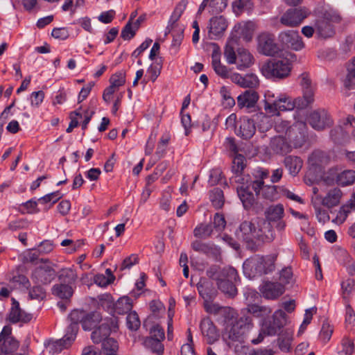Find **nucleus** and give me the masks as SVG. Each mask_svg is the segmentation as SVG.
I'll list each match as a JSON object with an SVG mask.
<instances>
[{
	"label": "nucleus",
	"instance_id": "f704fd0d",
	"mask_svg": "<svg viewBox=\"0 0 355 355\" xmlns=\"http://www.w3.org/2000/svg\"><path fill=\"white\" fill-rule=\"evenodd\" d=\"M70 341V340H66L63 337L59 340H49L45 345L49 353L55 354L60 352L64 349L69 347L71 345Z\"/></svg>",
	"mask_w": 355,
	"mask_h": 355
},
{
	"label": "nucleus",
	"instance_id": "338daca9",
	"mask_svg": "<svg viewBox=\"0 0 355 355\" xmlns=\"http://www.w3.org/2000/svg\"><path fill=\"white\" fill-rule=\"evenodd\" d=\"M150 337L148 338L163 340L165 337L164 331L159 324L153 325L150 329Z\"/></svg>",
	"mask_w": 355,
	"mask_h": 355
},
{
	"label": "nucleus",
	"instance_id": "774afa93",
	"mask_svg": "<svg viewBox=\"0 0 355 355\" xmlns=\"http://www.w3.org/2000/svg\"><path fill=\"white\" fill-rule=\"evenodd\" d=\"M223 178V173L218 168L212 169L210 171L209 183L211 185H216L220 182Z\"/></svg>",
	"mask_w": 355,
	"mask_h": 355
},
{
	"label": "nucleus",
	"instance_id": "6e6552de",
	"mask_svg": "<svg viewBox=\"0 0 355 355\" xmlns=\"http://www.w3.org/2000/svg\"><path fill=\"white\" fill-rule=\"evenodd\" d=\"M101 324L96 327L91 334L94 343L98 344L109 338L110 333L118 329L116 318H107L101 321Z\"/></svg>",
	"mask_w": 355,
	"mask_h": 355
},
{
	"label": "nucleus",
	"instance_id": "1a4fd4ad",
	"mask_svg": "<svg viewBox=\"0 0 355 355\" xmlns=\"http://www.w3.org/2000/svg\"><path fill=\"white\" fill-rule=\"evenodd\" d=\"M284 214V207L282 204L271 205L265 210L263 219L268 221L271 225L272 223H275L276 230L282 232L286 227V223L283 220Z\"/></svg>",
	"mask_w": 355,
	"mask_h": 355
},
{
	"label": "nucleus",
	"instance_id": "4be33fe9",
	"mask_svg": "<svg viewBox=\"0 0 355 355\" xmlns=\"http://www.w3.org/2000/svg\"><path fill=\"white\" fill-rule=\"evenodd\" d=\"M343 196V193L339 188H333L322 198L321 203L324 207L331 209L340 204Z\"/></svg>",
	"mask_w": 355,
	"mask_h": 355
},
{
	"label": "nucleus",
	"instance_id": "ddd939ff",
	"mask_svg": "<svg viewBox=\"0 0 355 355\" xmlns=\"http://www.w3.org/2000/svg\"><path fill=\"white\" fill-rule=\"evenodd\" d=\"M291 141L283 135L274 136L270 139L268 148L275 155H286L295 148L294 145L292 146Z\"/></svg>",
	"mask_w": 355,
	"mask_h": 355
},
{
	"label": "nucleus",
	"instance_id": "ea45409f",
	"mask_svg": "<svg viewBox=\"0 0 355 355\" xmlns=\"http://www.w3.org/2000/svg\"><path fill=\"white\" fill-rule=\"evenodd\" d=\"M355 182V171L352 170H345L339 172L338 185L345 187L354 184Z\"/></svg>",
	"mask_w": 355,
	"mask_h": 355
},
{
	"label": "nucleus",
	"instance_id": "864d4df0",
	"mask_svg": "<svg viewBox=\"0 0 355 355\" xmlns=\"http://www.w3.org/2000/svg\"><path fill=\"white\" fill-rule=\"evenodd\" d=\"M110 83L117 89L123 86L125 83V72L121 71L112 75L110 78Z\"/></svg>",
	"mask_w": 355,
	"mask_h": 355
},
{
	"label": "nucleus",
	"instance_id": "6e6d98bb",
	"mask_svg": "<svg viewBox=\"0 0 355 355\" xmlns=\"http://www.w3.org/2000/svg\"><path fill=\"white\" fill-rule=\"evenodd\" d=\"M259 85V79L257 76L254 74H247L243 76L241 86L244 88H254Z\"/></svg>",
	"mask_w": 355,
	"mask_h": 355
},
{
	"label": "nucleus",
	"instance_id": "b1692460",
	"mask_svg": "<svg viewBox=\"0 0 355 355\" xmlns=\"http://www.w3.org/2000/svg\"><path fill=\"white\" fill-rule=\"evenodd\" d=\"M188 4L187 0H181L175 6L168 21L165 35L170 33L171 30L178 28V21L182 16Z\"/></svg>",
	"mask_w": 355,
	"mask_h": 355
},
{
	"label": "nucleus",
	"instance_id": "e2e57ef3",
	"mask_svg": "<svg viewBox=\"0 0 355 355\" xmlns=\"http://www.w3.org/2000/svg\"><path fill=\"white\" fill-rule=\"evenodd\" d=\"M78 329L79 326L77 324H73L70 322L69 325L68 326L64 338L67 341L68 340H70L71 345L75 340Z\"/></svg>",
	"mask_w": 355,
	"mask_h": 355
},
{
	"label": "nucleus",
	"instance_id": "0eeeda50",
	"mask_svg": "<svg viewBox=\"0 0 355 355\" xmlns=\"http://www.w3.org/2000/svg\"><path fill=\"white\" fill-rule=\"evenodd\" d=\"M257 52L266 56H274L279 51L275 36L269 32L260 33L257 38Z\"/></svg>",
	"mask_w": 355,
	"mask_h": 355
},
{
	"label": "nucleus",
	"instance_id": "603ef678",
	"mask_svg": "<svg viewBox=\"0 0 355 355\" xmlns=\"http://www.w3.org/2000/svg\"><path fill=\"white\" fill-rule=\"evenodd\" d=\"M272 320L280 331L286 323V314L281 309L277 310L273 313Z\"/></svg>",
	"mask_w": 355,
	"mask_h": 355
},
{
	"label": "nucleus",
	"instance_id": "f8f14e48",
	"mask_svg": "<svg viewBox=\"0 0 355 355\" xmlns=\"http://www.w3.org/2000/svg\"><path fill=\"white\" fill-rule=\"evenodd\" d=\"M275 106H277L279 111H291L295 108L304 109L307 107V103L300 97L293 99L286 94H280L275 100Z\"/></svg>",
	"mask_w": 355,
	"mask_h": 355
},
{
	"label": "nucleus",
	"instance_id": "bf43d9fd",
	"mask_svg": "<svg viewBox=\"0 0 355 355\" xmlns=\"http://www.w3.org/2000/svg\"><path fill=\"white\" fill-rule=\"evenodd\" d=\"M161 342L162 340L157 339L148 338L145 340L146 345L150 347L153 352H156L158 355H161L164 352V346Z\"/></svg>",
	"mask_w": 355,
	"mask_h": 355
},
{
	"label": "nucleus",
	"instance_id": "5701e85b",
	"mask_svg": "<svg viewBox=\"0 0 355 355\" xmlns=\"http://www.w3.org/2000/svg\"><path fill=\"white\" fill-rule=\"evenodd\" d=\"M299 79L303 90V97L302 98L307 103L308 106L314 100V92L311 85V80L309 74L306 73H302L299 77Z\"/></svg>",
	"mask_w": 355,
	"mask_h": 355
},
{
	"label": "nucleus",
	"instance_id": "13d9d810",
	"mask_svg": "<svg viewBox=\"0 0 355 355\" xmlns=\"http://www.w3.org/2000/svg\"><path fill=\"white\" fill-rule=\"evenodd\" d=\"M313 312H316V309L311 308L305 311L304 320L300 327L298 335L303 334L306 329V327L311 323L313 318Z\"/></svg>",
	"mask_w": 355,
	"mask_h": 355
},
{
	"label": "nucleus",
	"instance_id": "58836bf2",
	"mask_svg": "<svg viewBox=\"0 0 355 355\" xmlns=\"http://www.w3.org/2000/svg\"><path fill=\"white\" fill-rule=\"evenodd\" d=\"M209 198L212 205L217 209H220L225 202L223 191L220 188H214L210 191Z\"/></svg>",
	"mask_w": 355,
	"mask_h": 355
},
{
	"label": "nucleus",
	"instance_id": "39448f33",
	"mask_svg": "<svg viewBox=\"0 0 355 355\" xmlns=\"http://www.w3.org/2000/svg\"><path fill=\"white\" fill-rule=\"evenodd\" d=\"M304 126L303 123L291 125L288 121L278 120L275 123V130L279 134H285L284 137L293 140L295 148H300L305 142L304 133L300 131V127Z\"/></svg>",
	"mask_w": 355,
	"mask_h": 355
},
{
	"label": "nucleus",
	"instance_id": "37998d69",
	"mask_svg": "<svg viewBox=\"0 0 355 355\" xmlns=\"http://www.w3.org/2000/svg\"><path fill=\"white\" fill-rule=\"evenodd\" d=\"M347 74L344 80V85L348 89H353L355 86V57L348 65Z\"/></svg>",
	"mask_w": 355,
	"mask_h": 355
},
{
	"label": "nucleus",
	"instance_id": "f257e3e1",
	"mask_svg": "<svg viewBox=\"0 0 355 355\" xmlns=\"http://www.w3.org/2000/svg\"><path fill=\"white\" fill-rule=\"evenodd\" d=\"M236 236L243 241L251 251L258 250L263 243H270L275 238L272 225L263 218L243 221L236 230Z\"/></svg>",
	"mask_w": 355,
	"mask_h": 355
},
{
	"label": "nucleus",
	"instance_id": "423d86ee",
	"mask_svg": "<svg viewBox=\"0 0 355 355\" xmlns=\"http://www.w3.org/2000/svg\"><path fill=\"white\" fill-rule=\"evenodd\" d=\"M311 10L306 7L289 8L279 18V22L284 26L296 27L307 18Z\"/></svg>",
	"mask_w": 355,
	"mask_h": 355
},
{
	"label": "nucleus",
	"instance_id": "4c0bfd02",
	"mask_svg": "<svg viewBox=\"0 0 355 355\" xmlns=\"http://www.w3.org/2000/svg\"><path fill=\"white\" fill-rule=\"evenodd\" d=\"M237 42L236 39H231L229 40L225 47L224 55L226 61L229 64H235L236 62L237 53L234 51V45Z\"/></svg>",
	"mask_w": 355,
	"mask_h": 355
},
{
	"label": "nucleus",
	"instance_id": "f03ea898",
	"mask_svg": "<svg viewBox=\"0 0 355 355\" xmlns=\"http://www.w3.org/2000/svg\"><path fill=\"white\" fill-rule=\"evenodd\" d=\"M296 60L297 56L295 54L287 53L285 58L273 59L263 64L261 67V72L268 78H286L290 75L292 69L291 62Z\"/></svg>",
	"mask_w": 355,
	"mask_h": 355
},
{
	"label": "nucleus",
	"instance_id": "dca6fc26",
	"mask_svg": "<svg viewBox=\"0 0 355 355\" xmlns=\"http://www.w3.org/2000/svg\"><path fill=\"white\" fill-rule=\"evenodd\" d=\"M256 132V126L253 120L247 116L240 118L235 128V133L243 139H250Z\"/></svg>",
	"mask_w": 355,
	"mask_h": 355
},
{
	"label": "nucleus",
	"instance_id": "4468645a",
	"mask_svg": "<svg viewBox=\"0 0 355 355\" xmlns=\"http://www.w3.org/2000/svg\"><path fill=\"white\" fill-rule=\"evenodd\" d=\"M308 121L313 128L322 130L332 124V120L324 109L313 111L308 118Z\"/></svg>",
	"mask_w": 355,
	"mask_h": 355
},
{
	"label": "nucleus",
	"instance_id": "a878e982",
	"mask_svg": "<svg viewBox=\"0 0 355 355\" xmlns=\"http://www.w3.org/2000/svg\"><path fill=\"white\" fill-rule=\"evenodd\" d=\"M259 99L257 92L254 90L249 89L243 94L239 95L237 98V103L240 107L250 108L255 105Z\"/></svg>",
	"mask_w": 355,
	"mask_h": 355
},
{
	"label": "nucleus",
	"instance_id": "473e14b6",
	"mask_svg": "<svg viewBox=\"0 0 355 355\" xmlns=\"http://www.w3.org/2000/svg\"><path fill=\"white\" fill-rule=\"evenodd\" d=\"M272 312V309L266 306H260L256 304H249L247 308L246 315L252 314L256 318H263L268 316Z\"/></svg>",
	"mask_w": 355,
	"mask_h": 355
},
{
	"label": "nucleus",
	"instance_id": "5fc2aeb1",
	"mask_svg": "<svg viewBox=\"0 0 355 355\" xmlns=\"http://www.w3.org/2000/svg\"><path fill=\"white\" fill-rule=\"evenodd\" d=\"M261 331L264 335L275 336L279 330L275 326L274 322L271 320H265L262 323Z\"/></svg>",
	"mask_w": 355,
	"mask_h": 355
},
{
	"label": "nucleus",
	"instance_id": "bb28decb",
	"mask_svg": "<svg viewBox=\"0 0 355 355\" xmlns=\"http://www.w3.org/2000/svg\"><path fill=\"white\" fill-rule=\"evenodd\" d=\"M220 55L216 51H214L211 55V65L215 73L223 79H227L231 73V69L220 62Z\"/></svg>",
	"mask_w": 355,
	"mask_h": 355
},
{
	"label": "nucleus",
	"instance_id": "2f4dec72",
	"mask_svg": "<svg viewBox=\"0 0 355 355\" xmlns=\"http://www.w3.org/2000/svg\"><path fill=\"white\" fill-rule=\"evenodd\" d=\"M21 313V309L18 302L13 299L12 305L9 313V320L12 323H17L19 322H28L32 319L31 315H24L23 318L19 317Z\"/></svg>",
	"mask_w": 355,
	"mask_h": 355
},
{
	"label": "nucleus",
	"instance_id": "72a5a7b5",
	"mask_svg": "<svg viewBox=\"0 0 355 355\" xmlns=\"http://www.w3.org/2000/svg\"><path fill=\"white\" fill-rule=\"evenodd\" d=\"M52 293L61 299H69L72 296L73 291L71 285L60 283L55 284L52 287Z\"/></svg>",
	"mask_w": 355,
	"mask_h": 355
},
{
	"label": "nucleus",
	"instance_id": "a18cd8bd",
	"mask_svg": "<svg viewBox=\"0 0 355 355\" xmlns=\"http://www.w3.org/2000/svg\"><path fill=\"white\" fill-rule=\"evenodd\" d=\"M191 248L194 251L205 254H212L216 250V248L214 245L202 243L198 240L192 242Z\"/></svg>",
	"mask_w": 355,
	"mask_h": 355
},
{
	"label": "nucleus",
	"instance_id": "7ed1b4c3",
	"mask_svg": "<svg viewBox=\"0 0 355 355\" xmlns=\"http://www.w3.org/2000/svg\"><path fill=\"white\" fill-rule=\"evenodd\" d=\"M252 327L253 323L251 317L243 313L236 320L226 327L224 336L232 341L242 343L245 334Z\"/></svg>",
	"mask_w": 355,
	"mask_h": 355
},
{
	"label": "nucleus",
	"instance_id": "4d7b16f0",
	"mask_svg": "<svg viewBox=\"0 0 355 355\" xmlns=\"http://www.w3.org/2000/svg\"><path fill=\"white\" fill-rule=\"evenodd\" d=\"M62 195L60 193L59 191L46 194V196L37 199L38 202L42 204H46L51 202V205L57 202L61 198Z\"/></svg>",
	"mask_w": 355,
	"mask_h": 355
},
{
	"label": "nucleus",
	"instance_id": "9b49d317",
	"mask_svg": "<svg viewBox=\"0 0 355 355\" xmlns=\"http://www.w3.org/2000/svg\"><path fill=\"white\" fill-rule=\"evenodd\" d=\"M279 40L282 45L294 51H300L304 47L299 32L293 30L282 31L279 34Z\"/></svg>",
	"mask_w": 355,
	"mask_h": 355
},
{
	"label": "nucleus",
	"instance_id": "a211bd4d",
	"mask_svg": "<svg viewBox=\"0 0 355 355\" xmlns=\"http://www.w3.org/2000/svg\"><path fill=\"white\" fill-rule=\"evenodd\" d=\"M228 26L227 21L223 16L213 17L209 19L208 25V36L211 40L224 33Z\"/></svg>",
	"mask_w": 355,
	"mask_h": 355
},
{
	"label": "nucleus",
	"instance_id": "c9c22d12",
	"mask_svg": "<svg viewBox=\"0 0 355 355\" xmlns=\"http://www.w3.org/2000/svg\"><path fill=\"white\" fill-rule=\"evenodd\" d=\"M132 308L131 299L128 296L121 297L115 302V314L123 315L128 313Z\"/></svg>",
	"mask_w": 355,
	"mask_h": 355
},
{
	"label": "nucleus",
	"instance_id": "f3484780",
	"mask_svg": "<svg viewBox=\"0 0 355 355\" xmlns=\"http://www.w3.org/2000/svg\"><path fill=\"white\" fill-rule=\"evenodd\" d=\"M261 255L259 254H255L247 259L243 265L245 275L250 278L263 275L264 270L261 266Z\"/></svg>",
	"mask_w": 355,
	"mask_h": 355
},
{
	"label": "nucleus",
	"instance_id": "393cba45",
	"mask_svg": "<svg viewBox=\"0 0 355 355\" xmlns=\"http://www.w3.org/2000/svg\"><path fill=\"white\" fill-rule=\"evenodd\" d=\"M254 57L250 51L245 48L237 49L236 67L239 70H244L249 68L254 63Z\"/></svg>",
	"mask_w": 355,
	"mask_h": 355
},
{
	"label": "nucleus",
	"instance_id": "8fccbe9b",
	"mask_svg": "<svg viewBox=\"0 0 355 355\" xmlns=\"http://www.w3.org/2000/svg\"><path fill=\"white\" fill-rule=\"evenodd\" d=\"M119 345L116 340L109 338L102 342V350L103 354L116 353Z\"/></svg>",
	"mask_w": 355,
	"mask_h": 355
},
{
	"label": "nucleus",
	"instance_id": "c03bdc74",
	"mask_svg": "<svg viewBox=\"0 0 355 355\" xmlns=\"http://www.w3.org/2000/svg\"><path fill=\"white\" fill-rule=\"evenodd\" d=\"M339 171L338 168L333 167L326 171L322 175V181L325 184L331 186L335 184H338Z\"/></svg>",
	"mask_w": 355,
	"mask_h": 355
},
{
	"label": "nucleus",
	"instance_id": "c85d7f7f",
	"mask_svg": "<svg viewBox=\"0 0 355 355\" xmlns=\"http://www.w3.org/2000/svg\"><path fill=\"white\" fill-rule=\"evenodd\" d=\"M254 31V24L251 21L239 24L234 26V31L245 42L251 41Z\"/></svg>",
	"mask_w": 355,
	"mask_h": 355
},
{
	"label": "nucleus",
	"instance_id": "6ab92c4d",
	"mask_svg": "<svg viewBox=\"0 0 355 355\" xmlns=\"http://www.w3.org/2000/svg\"><path fill=\"white\" fill-rule=\"evenodd\" d=\"M242 186L237 188V193L239 199L242 202L245 209L250 210L254 206L256 200L254 195L252 192V182L250 184L245 185L243 181L241 182Z\"/></svg>",
	"mask_w": 355,
	"mask_h": 355
},
{
	"label": "nucleus",
	"instance_id": "aec40b11",
	"mask_svg": "<svg viewBox=\"0 0 355 355\" xmlns=\"http://www.w3.org/2000/svg\"><path fill=\"white\" fill-rule=\"evenodd\" d=\"M200 327L202 334L208 344H213L218 340L219 333L209 318L202 319Z\"/></svg>",
	"mask_w": 355,
	"mask_h": 355
},
{
	"label": "nucleus",
	"instance_id": "49530a36",
	"mask_svg": "<svg viewBox=\"0 0 355 355\" xmlns=\"http://www.w3.org/2000/svg\"><path fill=\"white\" fill-rule=\"evenodd\" d=\"M213 232L211 224H200L193 230V234L197 238L207 239L209 237Z\"/></svg>",
	"mask_w": 355,
	"mask_h": 355
},
{
	"label": "nucleus",
	"instance_id": "3c124183",
	"mask_svg": "<svg viewBox=\"0 0 355 355\" xmlns=\"http://www.w3.org/2000/svg\"><path fill=\"white\" fill-rule=\"evenodd\" d=\"M128 328L131 331H137L141 325L138 314L135 311L130 312L126 317Z\"/></svg>",
	"mask_w": 355,
	"mask_h": 355
},
{
	"label": "nucleus",
	"instance_id": "2eb2a0df",
	"mask_svg": "<svg viewBox=\"0 0 355 355\" xmlns=\"http://www.w3.org/2000/svg\"><path fill=\"white\" fill-rule=\"evenodd\" d=\"M264 182L262 180H256L252 182V189L258 196L260 193L262 197L270 201L277 200L279 194L277 191L278 187L275 185H263Z\"/></svg>",
	"mask_w": 355,
	"mask_h": 355
},
{
	"label": "nucleus",
	"instance_id": "79ce46f5",
	"mask_svg": "<svg viewBox=\"0 0 355 355\" xmlns=\"http://www.w3.org/2000/svg\"><path fill=\"white\" fill-rule=\"evenodd\" d=\"M292 340L293 333L292 331L286 329L285 332L280 335L278 338V345L279 349L283 352H288L291 349Z\"/></svg>",
	"mask_w": 355,
	"mask_h": 355
},
{
	"label": "nucleus",
	"instance_id": "20e7f679",
	"mask_svg": "<svg viewBox=\"0 0 355 355\" xmlns=\"http://www.w3.org/2000/svg\"><path fill=\"white\" fill-rule=\"evenodd\" d=\"M238 280L239 277L236 269L230 266L224 267L217 277L218 288L228 297H234L237 295L236 283Z\"/></svg>",
	"mask_w": 355,
	"mask_h": 355
},
{
	"label": "nucleus",
	"instance_id": "09e8293b",
	"mask_svg": "<svg viewBox=\"0 0 355 355\" xmlns=\"http://www.w3.org/2000/svg\"><path fill=\"white\" fill-rule=\"evenodd\" d=\"M261 260H262L261 266L264 270V274L270 273L275 270L276 257L273 255L261 256Z\"/></svg>",
	"mask_w": 355,
	"mask_h": 355
},
{
	"label": "nucleus",
	"instance_id": "680f3d73",
	"mask_svg": "<svg viewBox=\"0 0 355 355\" xmlns=\"http://www.w3.org/2000/svg\"><path fill=\"white\" fill-rule=\"evenodd\" d=\"M235 12H241L243 10H251L253 3L251 0H236L232 3Z\"/></svg>",
	"mask_w": 355,
	"mask_h": 355
},
{
	"label": "nucleus",
	"instance_id": "69168bd1",
	"mask_svg": "<svg viewBox=\"0 0 355 355\" xmlns=\"http://www.w3.org/2000/svg\"><path fill=\"white\" fill-rule=\"evenodd\" d=\"M86 312L80 310H73L69 314L68 318L71 323L77 324L78 325L80 323L82 324Z\"/></svg>",
	"mask_w": 355,
	"mask_h": 355
},
{
	"label": "nucleus",
	"instance_id": "0e129e2a",
	"mask_svg": "<svg viewBox=\"0 0 355 355\" xmlns=\"http://www.w3.org/2000/svg\"><path fill=\"white\" fill-rule=\"evenodd\" d=\"M136 31L137 30L134 28L132 24L130 21H128L121 31V37L125 40H129L135 35Z\"/></svg>",
	"mask_w": 355,
	"mask_h": 355
},
{
	"label": "nucleus",
	"instance_id": "de8ad7c7",
	"mask_svg": "<svg viewBox=\"0 0 355 355\" xmlns=\"http://www.w3.org/2000/svg\"><path fill=\"white\" fill-rule=\"evenodd\" d=\"M354 350V343L348 338L342 340L338 347V355H352Z\"/></svg>",
	"mask_w": 355,
	"mask_h": 355
},
{
	"label": "nucleus",
	"instance_id": "c756f323",
	"mask_svg": "<svg viewBox=\"0 0 355 355\" xmlns=\"http://www.w3.org/2000/svg\"><path fill=\"white\" fill-rule=\"evenodd\" d=\"M101 321L102 316L99 312L86 313L81 325L85 331H90Z\"/></svg>",
	"mask_w": 355,
	"mask_h": 355
},
{
	"label": "nucleus",
	"instance_id": "7c9ffc66",
	"mask_svg": "<svg viewBox=\"0 0 355 355\" xmlns=\"http://www.w3.org/2000/svg\"><path fill=\"white\" fill-rule=\"evenodd\" d=\"M245 157L241 154H236L232 161V172L236 175L237 180L236 182H241L244 181V178H241V175L246 166Z\"/></svg>",
	"mask_w": 355,
	"mask_h": 355
},
{
	"label": "nucleus",
	"instance_id": "e433bc0d",
	"mask_svg": "<svg viewBox=\"0 0 355 355\" xmlns=\"http://www.w3.org/2000/svg\"><path fill=\"white\" fill-rule=\"evenodd\" d=\"M78 278L76 270L71 268L62 269L58 275V279L61 283L71 285L75 283Z\"/></svg>",
	"mask_w": 355,
	"mask_h": 355
},
{
	"label": "nucleus",
	"instance_id": "a19ab883",
	"mask_svg": "<svg viewBox=\"0 0 355 355\" xmlns=\"http://www.w3.org/2000/svg\"><path fill=\"white\" fill-rule=\"evenodd\" d=\"M99 305L113 316L115 315V302L110 295L105 294L99 296Z\"/></svg>",
	"mask_w": 355,
	"mask_h": 355
},
{
	"label": "nucleus",
	"instance_id": "052dcab7",
	"mask_svg": "<svg viewBox=\"0 0 355 355\" xmlns=\"http://www.w3.org/2000/svg\"><path fill=\"white\" fill-rule=\"evenodd\" d=\"M29 297L32 300H42L46 297L45 290L41 286H35L29 290Z\"/></svg>",
	"mask_w": 355,
	"mask_h": 355
},
{
	"label": "nucleus",
	"instance_id": "cd10ccee",
	"mask_svg": "<svg viewBox=\"0 0 355 355\" xmlns=\"http://www.w3.org/2000/svg\"><path fill=\"white\" fill-rule=\"evenodd\" d=\"M284 164L289 173L293 176H295L300 171L303 165V161L300 157L288 155L284 158Z\"/></svg>",
	"mask_w": 355,
	"mask_h": 355
},
{
	"label": "nucleus",
	"instance_id": "412c9836",
	"mask_svg": "<svg viewBox=\"0 0 355 355\" xmlns=\"http://www.w3.org/2000/svg\"><path fill=\"white\" fill-rule=\"evenodd\" d=\"M263 296L268 300H275L284 293V286L279 282H266L260 288Z\"/></svg>",
	"mask_w": 355,
	"mask_h": 355
},
{
	"label": "nucleus",
	"instance_id": "9d476101",
	"mask_svg": "<svg viewBox=\"0 0 355 355\" xmlns=\"http://www.w3.org/2000/svg\"><path fill=\"white\" fill-rule=\"evenodd\" d=\"M41 261L45 264L37 267L33 271L31 277L35 282L46 285L55 279L56 272L51 265L46 264L49 262L48 259H42Z\"/></svg>",
	"mask_w": 355,
	"mask_h": 355
}]
</instances>
